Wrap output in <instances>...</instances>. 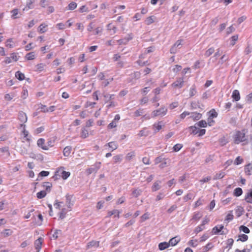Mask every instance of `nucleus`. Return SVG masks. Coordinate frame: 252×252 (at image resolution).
I'll return each instance as SVG.
<instances>
[{
  "instance_id": "obj_61",
  "label": "nucleus",
  "mask_w": 252,
  "mask_h": 252,
  "mask_svg": "<svg viewBox=\"0 0 252 252\" xmlns=\"http://www.w3.org/2000/svg\"><path fill=\"white\" fill-rule=\"evenodd\" d=\"M193 195L191 193H188L184 197V200L185 202L192 199Z\"/></svg>"
},
{
  "instance_id": "obj_22",
  "label": "nucleus",
  "mask_w": 252,
  "mask_h": 252,
  "mask_svg": "<svg viewBox=\"0 0 252 252\" xmlns=\"http://www.w3.org/2000/svg\"><path fill=\"white\" fill-rule=\"evenodd\" d=\"M88 136H89L88 130L85 127L82 128L81 132V137L82 138H86Z\"/></svg>"
},
{
  "instance_id": "obj_53",
  "label": "nucleus",
  "mask_w": 252,
  "mask_h": 252,
  "mask_svg": "<svg viewBox=\"0 0 252 252\" xmlns=\"http://www.w3.org/2000/svg\"><path fill=\"white\" fill-rule=\"evenodd\" d=\"M205 227L203 226V225L200 224V225L196 227L194 230V232L196 234L198 233L199 232H201L203 230H204Z\"/></svg>"
},
{
  "instance_id": "obj_14",
  "label": "nucleus",
  "mask_w": 252,
  "mask_h": 252,
  "mask_svg": "<svg viewBox=\"0 0 252 252\" xmlns=\"http://www.w3.org/2000/svg\"><path fill=\"white\" fill-rule=\"evenodd\" d=\"M120 212L118 210H113L111 211H109L108 212V215H107V217H111V216L112 215H114V217H117L118 218H119L120 217Z\"/></svg>"
},
{
  "instance_id": "obj_19",
  "label": "nucleus",
  "mask_w": 252,
  "mask_h": 252,
  "mask_svg": "<svg viewBox=\"0 0 252 252\" xmlns=\"http://www.w3.org/2000/svg\"><path fill=\"white\" fill-rule=\"evenodd\" d=\"M107 146L111 149L112 151L117 149L118 147V144L115 142H110L107 144Z\"/></svg>"
},
{
  "instance_id": "obj_46",
  "label": "nucleus",
  "mask_w": 252,
  "mask_h": 252,
  "mask_svg": "<svg viewBox=\"0 0 252 252\" xmlns=\"http://www.w3.org/2000/svg\"><path fill=\"white\" fill-rule=\"evenodd\" d=\"M26 58L28 60H33L34 58H35V55H34V53L33 52H30V53H28L26 56Z\"/></svg>"
},
{
  "instance_id": "obj_42",
  "label": "nucleus",
  "mask_w": 252,
  "mask_h": 252,
  "mask_svg": "<svg viewBox=\"0 0 252 252\" xmlns=\"http://www.w3.org/2000/svg\"><path fill=\"white\" fill-rule=\"evenodd\" d=\"M142 193V190L141 189H135L132 191V195L135 197H137L139 196Z\"/></svg>"
},
{
  "instance_id": "obj_8",
  "label": "nucleus",
  "mask_w": 252,
  "mask_h": 252,
  "mask_svg": "<svg viewBox=\"0 0 252 252\" xmlns=\"http://www.w3.org/2000/svg\"><path fill=\"white\" fill-rule=\"evenodd\" d=\"M132 38V34L131 33L129 34L126 37L118 40V42L119 44H126L129 40H131Z\"/></svg>"
},
{
  "instance_id": "obj_49",
  "label": "nucleus",
  "mask_w": 252,
  "mask_h": 252,
  "mask_svg": "<svg viewBox=\"0 0 252 252\" xmlns=\"http://www.w3.org/2000/svg\"><path fill=\"white\" fill-rule=\"evenodd\" d=\"M248 248L247 249H245L242 251H240L238 249H236L235 250V252H251V249L252 248V246L250 245L247 246Z\"/></svg>"
},
{
  "instance_id": "obj_25",
  "label": "nucleus",
  "mask_w": 252,
  "mask_h": 252,
  "mask_svg": "<svg viewBox=\"0 0 252 252\" xmlns=\"http://www.w3.org/2000/svg\"><path fill=\"white\" fill-rule=\"evenodd\" d=\"M99 246V242L98 241H92L88 244V248H90L92 247L97 248Z\"/></svg>"
},
{
  "instance_id": "obj_23",
  "label": "nucleus",
  "mask_w": 252,
  "mask_h": 252,
  "mask_svg": "<svg viewBox=\"0 0 252 252\" xmlns=\"http://www.w3.org/2000/svg\"><path fill=\"white\" fill-rule=\"evenodd\" d=\"M225 175V173L223 171H220L219 173H217L214 177V180H218V179H220L224 177Z\"/></svg>"
},
{
  "instance_id": "obj_20",
  "label": "nucleus",
  "mask_w": 252,
  "mask_h": 252,
  "mask_svg": "<svg viewBox=\"0 0 252 252\" xmlns=\"http://www.w3.org/2000/svg\"><path fill=\"white\" fill-rule=\"evenodd\" d=\"M169 247V244L167 242H162L159 244L158 248L160 250H164Z\"/></svg>"
},
{
  "instance_id": "obj_40",
  "label": "nucleus",
  "mask_w": 252,
  "mask_h": 252,
  "mask_svg": "<svg viewBox=\"0 0 252 252\" xmlns=\"http://www.w3.org/2000/svg\"><path fill=\"white\" fill-rule=\"evenodd\" d=\"M34 2V0H27L26 2V7H28V9H32Z\"/></svg>"
},
{
  "instance_id": "obj_63",
  "label": "nucleus",
  "mask_w": 252,
  "mask_h": 252,
  "mask_svg": "<svg viewBox=\"0 0 252 252\" xmlns=\"http://www.w3.org/2000/svg\"><path fill=\"white\" fill-rule=\"evenodd\" d=\"M209 237V234L207 233H205L200 237V242H204L206 241Z\"/></svg>"
},
{
  "instance_id": "obj_60",
  "label": "nucleus",
  "mask_w": 252,
  "mask_h": 252,
  "mask_svg": "<svg viewBox=\"0 0 252 252\" xmlns=\"http://www.w3.org/2000/svg\"><path fill=\"white\" fill-rule=\"evenodd\" d=\"M154 20L153 18V16L148 17L145 20L146 24L148 25L152 24L153 23H154Z\"/></svg>"
},
{
  "instance_id": "obj_36",
  "label": "nucleus",
  "mask_w": 252,
  "mask_h": 252,
  "mask_svg": "<svg viewBox=\"0 0 252 252\" xmlns=\"http://www.w3.org/2000/svg\"><path fill=\"white\" fill-rule=\"evenodd\" d=\"M209 118H216L218 116V113L215 111L214 109L211 110L209 112Z\"/></svg>"
},
{
  "instance_id": "obj_11",
  "label": "nucleus",
  "mask_w": 252,
  "mask_h": 252,
  "mask_svg": "<svg viewBox=\"0 0 252 252\" xmlns=\"http://www.w3.org/2000/svg\"><path fill=\"white\" fill-rule=\"evenodd\" d=\"M45 140L43 138H40L37 140V144L38 146L41 147L42 149L45 150H47L48 149V147L45 145Z\"/></svg>"
},
{
  "instance_id": "obj_26",
  "label": "nucleus",
  "mask_w": 252,
  "mask_h": 252,
  "mask_svg": "<svg viewBox=\"0 0 252 252\" xmlns=\"http://www.w3.org/2000/svg\"><path fill=\"white\" fill-rule=\"evenodd\" d=\"M236 213L238 217L241 216L244 212V209L241 206H237L235 210Z\"/></svg>"
},
{
  "instance_id": "obj_55",
  "label": "nucleus",
  "mask_w": 252,
  "mask_h": 252,
  "mask_svg": "<svg viewBox=\"0 0 252 252\" xmlns=\"http://www.w3.org/2000/svg\"><path fill=\"white\" fill-rule=\"evenodd\" d=\"M154 127L156 128V130L158 131L162 128L161 122H159L157 124H155L153 125Z\"/></svg>"
},
{
  "instance_id": "obj_31",
  "label": "nucleus",
  "mask_w": 252,
  "mask_h": 252,
  "mask_svg": "<svg viewBox=\"0 0 252 252\" xmlns=\"http://www.w3.org/2000/svg\"><path fill=\"white\" fill-rule=\"evenodd\" d=\"M149 134V132L148 131L146 130V128H144L143 129H141L138 135L140 137H142V136H148V135Z\"/></svg>"
},
{
  "instance_id": "obj_50",
  "label": "nucleus",
  "mask_w": 252,
  "mask_h": 252,
  "mask_svg": "<svg viewBox=\"0 0 252 252\" xmlns=\"http://www.w3.org/2000/svg\"><path fill=\"white\" fill-rule=\"evenodd\" d=\"M228 60V57L226 56L225 55H223L220 59V61L219 62V63L222 64L223 63L225 62L226 61Z\"/></svg>"
},
{
  "instance_id": "obj_51",
  "label": "nucleus",
  "mask_w": 252,
  "mask_h": 252,
  "mask_svg": "<svg viewBox=\"0 0 252 252\" xmlns=\"http://www.w3.org/2000/svg\"><path fill=\"white\" fill-rule=\"evenodd\" d=\"M233 219V215L232 213V212L229 213L226 216L225 220L228 222L232 220Z\"/></svg>"
},
{
  "instance_id": "obj_12",
  "label": "nucleus",
  "mask_w": 252,
  "mask_h": 252,
  "mask_svg": "<svg viewBox=\"0 0 252 252\" xmlns=\"http://www.w3.org/2000/svg\"><path fill=\"white\" fill-rule=\"evenodd\" d=\"M65 198L67 207L68 209H70L73 205V203L72 202V196L67 194L66 195Z\"/></svg>"
},
{
  "instance_id": "obj_57",
  "label": "nucleus",
  "mask_w": 252,
  "mask_h": 252,
  "mask_svg": "<svg viewBox=\"0 0 252 252\" xmlns=\"http://www.w3.org/2000/svg\"><path fill=\"white\" fill-rule=\"evenodd\" d=\"M198 126L197 125H194V126H190V129H192V133L194 134H196L198 133V131L200 129L198 127Z\"/></svg>"
},
{
  "instance_id": "obj_29",
  "label": "nucleus",
  "mask_w": 252,
  "mask_h": 252,
  "mask_svg": "<svg viewBox=\"0 0 252 252\" xmlns=\"http://www.w3.org/2000/svg\"><path fill=\"white\" fill-rule=\"evenodd\" d=\"M70 209L67 210L65 208H63L62 209V211L60 213L59 218L61 219H63L65 217V215H66V213L67 212V211H70Z\"/></svg>"
},
{
  "instance_id": "obj_43",
  "label": "nucleus",
  "mask_w": 252,
  "mask_h": 252,
  "mask_svg": "<svg viewBox=\"0 0 252 252\" xmlns=\"http://www.w3.org/2000/svg\"><path fill=\"white\" fill-rule=\"evenodd\" d=\"M248 239V236L246 234H241L239 236V239L237 241H241L242 242L246 241Z\"/></svg>"
},
{
  "instance_id": "obj_41",
  "label": "nucleus",
  "mask_w": 252,
  "mask_h": 252,
  "mask_svg": "<svg viewBox=\"0 0 252 252\" xmlns=\"http://www.w3.org/2000/svg\"><path fill=\"white\" fill-rule=\"evenodd\" d=\"M238 35H235L232 36L231 37V39H230V44H231V45H232V46L234 45L235 44V43H236V42L238 40Z\"/></svg>"
},
{
  "instance_id": "obj_37",
  "label": "nucleus",
  "mask_w": 252,
  "mask_h": 252,
  "mask_svg": "<svg viewBox=\"0 0 252 252\" xmlns=\"http://www.w3.org/2000/svg\"><path fill=\"white\" fill-rule=\"evenodd\" d=\"M215 51V49L214 48L211 47L208 49L205 53V56L207 57L211 56Z\"/></svg>"
},
{
  "instance_id": "obj_35",
  "label": "nucleus",
  "mask_w": 252,
  "mask_h": 252,
  "mask_svg": "<svg viewBox=\"0 0 252 252\" xmlns=\"http://www.w3.org/2000/svg\"><path fill=\"white\" fill-rule=\"evenodd\" d=\"M70 172H66L65 171H62L61 176L63 179L65 180L66 179L70 176Z\"/></svg>"
},
{
  "instance_id": "obj_44",
  "label": "nucleus",
  "mask_w": 252,
  "mask_h": 252,
  "mask_svg": "<svg viewBox=\"0 0 252 252\" xmlns=\"http://www.w3.org/2000/svg\"><path fill=\"white\" fill-rule=\"evenodd\" d=\"M165 195L163 192H159L156 196V200L157 201L160 200L164 198Z\"/></svg>"
},
{
  "instance_id": "obj_62",
  "label": "nucleus",
  "mask_w": 252,
  "mask_h": 252,
  "mask_svg": "<svg viewBox=\"0 0 252 252\" xmlns=\"http://www.w3.org/2000/svg\"><path fill=\"white\" fill-rule=\"evenodd\" d=\"M11 17L13 19H16L17 18V15L18 14V10L17 9H14L11 11Z\"/></svg>"
},
{
  "instance_id": "obj_18",
  "label": "nucleus",
  "mask_w": 252,
  "mask_h": 252,
  "mask_svg": "<svg viewBox=\"0 0 252 252\" xmlns=\"http://www.w3.org/2000/svg\"><path fill=\"white\" fill-rule=\"evenodd\" d=\"M243 193V190L241 188H236L233 192V195L236 197L241 196Z\"/></svg>"
},
{
  "instance_id": "obj_3",
  "label": "nucleus",
  "mask_w": 252,
  "mask_h": 252,
  "mask_svg": "<svg viewBox=\"0 0 252 252\" xmlns=\"http://www.w3.org/2000/svg\"><path fill=\"white\" fill-rule=\"evenodd\" d=\"M101 162H95L91 168L87 169V173L90 175L93 173H96L98 169L100 168Z\"/></svg>"
},
{
  "instance_id": "obj_24",
  "label": "nucleus",
  "mask_w": 252,
  "mask_h": 252,
  "mask_svg": "<svg viewBox=\"0 0 252 252\" xmlns=\"http://www.w3.org/2000/svg\"><path fill=\"white\" fill-rule=\"evenodd\" d=\"M114 94H104L105 102L107 103L110 101L111 99L114 98Z\"/></svg>"
},
{
  "instance_id": "obj_5",
  "label": "nucleus",
  "mask_w": 252,
  "mask_h": 252,
  "mask_svg": "<svg viewBox=\"0 0 252 252\" xmlns=\"http://www.w3.org/2000/svg\"><path fill=\"white\" fill-rule=\"evenodd\" d=\"M223 227L224 226L222 225H217L212 229V233L214 234H218L220 232V234H225V233L224 232V231H222L221 232Z\"/></svg>"
},
{
  "instance_id": "obj_39",
  "label": "nucleus",
  "mask_w": 252,
  "mask_h": 252,
  "mask_svg": "<svg viewBox=\"0 0 252 252\" xmlns=\"http://www.w3.org/2000/svg\"><path fill=\"white\" fill-rule=\"evenodd\" d=\"M150 214L148 212L145 213L141 217V222H143L149 219Z\"/></svg>"
},
{
  "instance_id": "obj_64",
  "label": "nucleus",
  "mask_w": 252,
  "mask_h": 252,
  "mask_svg": "<svg viewBox=\"0 0 252 252\" xmlns=\"http://www.w3.org/2000/svg\"><path fill=\"white\" fill-rule=\"evenodd\" d=\"M10 58H11V59L12 61H14V62H16L18 60V56H17V54L15 53H13L12 54H10V57H9Z\"/></svg>"
},
{
  "instance_id": "obj_59",
  "label": "nucleus",
  "mask_w": 252,
  "mask_h": 252,
  "mask_svg": "<svg viewBox=\"0 0 252 252\" xmlns=\"http://www.w3.org/2000/svg\"><path fill=\"white\" fill-rule=\"evenodd\" d=\"M2 233L4 236L7 237L11 235L12 231L10 229H5Z\"/></svg>"
},
{
  "instance_id": "obj_4",
  "label": "nucleus",
  "mask_w": 252,
  "mask_h": 252,
  "mask_svg": "<svg viewBox=\"0 0 252 252\" xmlns=\"http://www.w3.org/2000/svg\"><path fill=\"white\" fill-rule=\"evenodd\" d=\"M184 85V80L183 77H179L176 79V80L173 82L171 86L174 88L180 89L183 87Z\"/></svg>"
},
{
  "instance_id": "obj_13",
  "label": "nucleus",
  "mask_w": 252,
  "mask_h": 252,
  "mask_svg": "<svg viewBox=\"0 0 252 252\" xmlns=\"http://www.w3.org/2000/svg\"><path fill=\"white\" fill-rule=\"evenodd\" d=\"M161 183V182L160 181H157L155 182L152 187V191H156L159 190L161 188V186H160Z\"/></svg>"
},
{
  "instance_id": "obj_58",
  "label": "nucleus",
  "mask_w": 252,
  "mask_h": 252,
  "mask_svg": "<svg viewBox=\"0 0 252 252\" xmlns=\"http://www.w3.org/2000/svg\"><path fill=\"white\" fill-rule=\"evenodd\" d=\"M183 147V145L181 144H177L175 145L173 148L174 151L178 152Z\"/></svg>"
},
{
  "instance_id": "obj_47",
  "label": "nucleus",
  "mask_w": 252,
  "mask_h": 252,
  "mask_svg": "<svg viewBox=\"0 0 252 252\" xmlns=\"http://www.w3.org/2000/svg\"><path fill=\"white\" fill-rule=\"evenodd\" d=\"M196 91L195 89V87L194 85H193L190 89V91H189L190 97L194 96L196 94Z\"/></svg>"
},
{
  "instance_id": "obj_7",
  "label": "nucleus",
  "mask_w": 252,
  "mask_h": 252,
  "mask_svg": "<svg viewBox=\"0 0 252 252\" xmlns=\"http://www.w3.org/2000/svg\"><path fill=\"white\" fill-rule=\"evenodd\" d=\"M43 241V238L40 237L34 242V247L36 252H39L40 251Z\"/></svg>"
},
{
  "instance_id": "obj_32",
  "label": "nucleus",
  "mask_w": 252,
  "mask_h": 252,
  "mask_svg": "<svg viewBox=\"0 0 252 252\" xmlns=\"http://www.w3.org/2000/svg\"><path fill=\"white\" fill-rule=\"evenodd\" d=\"M38 109L43 113L47 112V107L46 105L40 104L38 105Z\"/></svg>"
},
{
  "instance_id": "obj_52",
  "label": "nucleus",
  "mask_w": 252,
  "mask_h": 252,
  "mask_svg": "<svg viewBox=\"0 0 252 252\" xmlns=\"http://www.w3.org/2000/svg\"><path fill=\"white\" fill-rule=\"evenodd\" d=\"M189 245L192 247H196L198 245L197 240H191L189 242Z\"/></svg>"
},
{
  "instance_id": "obj_38",
  "label": "nucleus",
  "mask_w": 252,
  "mask_h": 252,
  "mask_svg": "<svg viewBox=\"0 0 252 252\" xmlns=\"http://www.w3.org/2000/svg\"><path fill=\"white\" fill-rule=\"evenodd\" d=\"M202 217V215L200 212L195 213L193 217L192 220H198L201 217Z\"/></svg>"
},
{
  "instance_id": "obj_6",
  "label": "nucleus",
  "mask_w": 252,
  "mask_h": 252,
  "mask_svg": "<svg viewBox=\"0 0 252 252\" xmlns=\"http://www.w3.org/2000/svg\"><path fill=\"white\" fill-rule=\"evenodd\" d=\"M244 200L248 203L252 204V188L245 194Z\"/></svg>"
},
{
  "instance_id": "obj_27",
  "label": "nucleus",
  "mask_w": 252,
  "mask_h": 252,
  "mask_svg": "<svg viewBox=\"0 0 252 252\" xmlns=\"http://www.w3.org/2000/svg\"><path fill=\"white\" fill-rule=\"evenodd\" d=\"M13 43V42L12 39L9 38L6 40L5 46L9 48H12L14 47V44Z\"/></svg>"
},
{
  "instance_id": "obj_9",
  "label": "nucleus",
  "mask_w": 252,
  "mask_h": 252,
  "mask_svg": "<svg viewBox=\"0 0 252 252\" xmlns=\"http://www.w3.org/2000/svg\"><path fill=\"white\" fill-rule=\"evenodd\" d=\"M18 119L21 123H26L28 119L26 114L23 111L19 112L18 114Z\"/></svg>"
},
{
  "instance_id": "obj_10",
  "label": "nucleus",
  "mask_w": 252,
  "mask_h": 252,
  "mask_svg": "<svg viewBox=\"0 0 252 252\" xmlns=\"http://www.w3.org/2000/svg\"><path fill=\"white\" fill-rule=\"evenodd\" d=\"M0 151L3 154L1 156L3 158H7L10 156V153L9 152V148L8 147H4L0 148Z\"/></svg>"
},
{
  "instance_id": "obj_30",
  "label": "nucleus",
  "mask_w": 252,
  "mask_h": 252,
  "mask_svg": "<svg viewBox=\"0 0 252 252\" xmlns=\"http://www.w3.org/2000/svg\"><path fill=\"white\" fill-rule=\"evenodd\" d=\"M47 193L45 190H41L36 193V196L39 199H41L44 197Z\"/></svg>"
},
{
  "instance_id": "obj_45",
  "label": "nucleus",
  "mask_w": 252,
  "mask_h": 252,
  "mask_svg": "<svg viewBox=\"0 0 252 252\" xmlns=\"http://www.w3.org/2000/svg\"><path fill=\"white\" fill-rule=\"evenodd\" d=\"M135 153L134 151L128 153L126 156V159L128 160H130L132 158L135 157Z\"/></svg>"
},
{
  "instance_id": "obj_1",
  "label": "nucleus",
  "mask_w": 252,
  "mask_h": 252,
  "mask_svg": "<svg viewBox=\"0 0 252 252\" xmlns=\"http://www.w3.org/2000/svg\"><path fill=\"white\" fill-rule=\"evenodd\" d=\"M245 129L237 130L233 136L234 143L235 144L242 143V145L248 144V136L246 135Z\"/></svg>"
},
{
  "instance_id": "obj_34",
  "label": "nucleus",
  "mask_w": 252,
  "mask_h": 252,
  "mask_svg": "<svg viewBox=\"0 0 252 252\" xmlns=\"http://www.w3.org/2000/svg\"><path fill=\"white\" fill-rule=\"evenodd\" d=\"M179 240L176 239V237L172 238L171 239L169 242V246L171 245L172 246H175L179 242Z\"/></svg>"
},
{
  "instance_id": "obj_56",
  "label": "nucleus",
  "mask_w": 252,
  "mask_h": 252,
  "mask_svg": "<svg viewBox=\"0 0 252 252\" xmlns=\"http://www.w3.org/2000/svg\"><path fill=\"white\" fill-rule=\"evenodd\" d=\"M243 161V159L241 158L240 156H238L236 158L234 161V164L236 165H239L241 164Z\"/></svg>"
},
{
  "instance_id": "obj_48",
  "label": "nucleus",
  "mask_w": 252,
  "mask_h": 252,
  "mask_svg": "<svg viewBox=\"0 0 252 252\" xmlns=\"http://www.w3.org/2000/svg\"><path fill=\"white\" fill-rule=\"evenodd\" d=\"M77 7V3L74 2H70L68 5V9L73 10Z\"/></svg>"
},
{
  "instance_id": "obj_2",
  "label": "nucleus",
  "mask_w": 252,
  "mask_h": 252,
  "mask_svg": "<svg viewBox=\"0 0 252 252\" xmlns=\"http://www.w3.org/2000/svg\"><path fill=\"white\" fill-rule=\"evenodd\" d=\"M167 108L164 106H162L160 108L154 110L152 112V118H155L157 117H163L166 115L167 113Z\"/></svg>"
},
{
  "instance_id": "obj_17",
  "label": "nucleus",
  "mask_w": 252,
  "mask_h": 252,
  "mask_svg": "<svg viewBox=\"0 0 252 252\" xmlns=\"http://www.w3.org/2000/svg\"><path fill=\"white\" fill-rule=\"evenodd\" d=\"M71 150L72 148L71 146L65 147L63 150V154L64 156L68 157L71 153Z\"/></svg>"
},
{
  "instance_id": "obj_33",
  "label": "nucleus",
  "mask_w": 252,
  "mask_h": 252,
  "mask_svg": "<svg viewBox=\"0 0 252 252\" xmlns=\"http://www.w3.org/2000/svg\"><path fill=\"white\" fill-rule=\"evenodd\" d=\"M47 27V25L45 24H41L38 28L39 32L41 33L45 32L46 31L45 28Z\"/></svg>"
},
{
  "instance_id": "obj_28",
  "label": "nucleus",
  "mask_w": 252,
  "mask_h": 252,
  "mask_svg": "<svg viewBox=\"0 0 252 252\" xmlns=\"http://www.w3.org/2000/svg\"><path fill=\"white\" fill-rule=\"evenodd\" d=\"M195 125L201 127H206L207 126V123L204 120H201L196 123Z\"/></svg>"
},
{
  "instance_id": "obj_21",
  "label": "nucleus",
  "mask_w": 252,
  "mask_h": 252,
  "mask_svg": "<svg viewBox=\"0 0 252 252\" xmlns=\"http://www.w3.org/2000/svg\"><path fill=\"white\" fill-rule=\"evenodd\" d=\"M15 77L20 81H22L25 79V75L20 71L15 73Z\"/></svg>"
},
{
  "instance_id": "obj_15",
  "label": "nucleus",
  "mask_w": 252,
  "mask_h": 252,
  "mask_svg": "<svg viewBox=\"0 0 252 252\" xmlns=\"http://www.w3.org/2000/svg\"><path fill=\"white\" fill-rule=\"evenodd\" d=\"M232 97L233 99L236 101L239 100L240 99V95L239 91L237 90L233 91Z\"/></svg>"
},
{
  "instance_id": "obj_54",
  "label": "nucleus",
  "mask_w": 252,
  "mask_h": 252,
  "mask_svg": "<svg viewBox=\"0 0 252 252\" xmlns=\"http://www.w3.org/2000/svg\"><path fill=\"white\" fill-rule=\"evenodd\" d=\"M239 229L240 231H242L243 232H244V233H250V230L249 229L244 226V225H241L240 227H239Z\"/></svg>"
},
{
  "instance_id": "obj_16",
  "label": "nucleus",
  "mask_w": 252,
  "mask_h": 252,
  "mask_svg": "<svg viewBox=\"0 0 252 252\" xmlns=\"http://www.w3.org/2000/svg\"><path fill=\"white\" fill-rule=\"evenodd\" d=\"M190 118H192L193 120H198L201 118V114L199 113H190Z\"/></svg>"
}]
</instances>
